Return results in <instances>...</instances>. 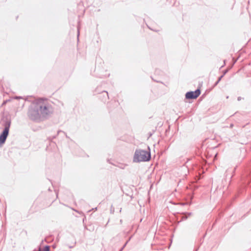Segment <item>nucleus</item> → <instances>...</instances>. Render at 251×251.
I'll return each mask as SVG.
<instances>
[{"mask_svg": "<svg viewBox=\"0 0 251 251\" xmlns=\"http://www.w3.org/2000/svg\"><path fill=\"white\" fill-rule=\"evenodd\" d=\"M42 99L35 100L28 108L27 115L33 121H39L47 117L51 113L50 107Z\"/></svg>", "mask_w": 251, "mask_h": 251, "instance_id": "obj_1", "label": "nucleus"}, {"mask_svg": "<svg viewBox=\"0 0 251 251\" xmlns=\"http://www.w3.org/2000/svg\"><path fill=\"white\" fill-rule=\"evenodd\" d=\"M151 159V153L150 151L138 149L135 151L133 161L134 162H146Z\"/></svg>", "mask_w": 251, "mask_h": 251, "instance_id": "obj_2", "label": "nucleus"}, {"mask_svg": "<svg viewBox=\"0 0 251 251\" xmlns=\"http://www.w3.org/2000/svg\"><path fill=\"white\" fill-rule=\"evenodd\" d=\"M4 126V129L1 134L0 135V144H3L5 142L9 133L10 122L8 121H6Z\"/></svg>", "mask_w": 251, "mask_h": 251, "instance_id": "obj_3", "label": "nucleus"}, {"mask_svg": "<svg viewBox=\"0 0 251 251\" xmlns=\"http://www.w3.org/2000/svg\"><path fill=\"white\" fill-rule=\"evenodd\" d=\"M200 94V90L199 89H197L195 91L188 92L187 93H186L185 97L186 98L188 99H194L198 97Z\"/></svg>", "mask_w": 251, "mask_h": 251, "instance_id": "obj_4", "label": "nucleus"}, {"mask_svg": "<svg viewBox=\"0 0 251 251\" xmlns=\"http://www.w3.org/2000/svg\"><path fill=\"white\" fill-rule=\"evenodd\" d=\"M43 251H50V247L49 246H46L44 248Z\"/></svg>", "mask_w": 251, "mask_h": 251, "instance_id": "obj_5", "label": "nucleus"}, {"mask_svg": "<svg viewBox=\"0 0 251 251\" xmlns=\"http://www.w3.org/2000/svg\"><path fill=\"white\" fill-rule=\"evenodd\" d=\"M223 75H222V76H221L219 78V79H218V80H217V81H216V82L215 83V85H217V84L219 83V82L220 81V80H221V78H222V77H223Z\"/></svg>", "mask_w": 251, "mask_h": 251, "instance_id": "obj_6", "label": "nucleus"}, {"mask_svg": "<svg viewBox=\"0 0 251 251\" xmlns=\"http://www.w3.org/2000/svg\"><path fill=\"white\" fill-rule=\"evenodd\" d=\"M127 242L125 244V245L124 246V247L121 249V250H120V251H122V250L124 249V248L125 247V246L126 245Z\"/></svg>", "mask_w": 251, "mask_h": 251, "instance_id": "obj_7", "label": "nucleus"}, {"mask_svg": "<svg viewBox=\"0 0 251 251\" xmlns=\"http://www.w3.org/2000/svg\"><path fill=\"white\" fill-rule=\"evenodd\" d=\"M238 100H241V98L240 97H238L237 98Z\"/></svg>", "mask_w": 251, "mask_h": 251, "instance_id": "obj_8", "label": "nucleus"}, {"mask_svg": "<svg viewBox=\"0 0 251 251\" xmlns=\"http://www.w3.org/2000/svg\"><path fill=\"white\" fill-rule=\"evenodd\" d=\"M77 32H78V33H77V36H79V29H78H78H77Z\"/></svg>", "mask_w": 251, "mask_h": 251, "instance_id": "obj_9", "label": "nucleus"}, {"mask_svg": "<svg viewBox=\"0 0 251 251\" xmlns=\"http://www.w3.org/2000/svg\"><path fill=\"white\" fill-rule=\"evenodd\" d=\"M228 98H229V97H228V96H227V97H226V99H228Z\"/></svg>", "mask_w": 251, "mask_h": 251, "instance_id": "obj_10", "label": "nucleus"}]
</instances>
